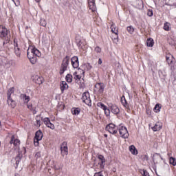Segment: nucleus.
Masks as SVG:
<instances>
[{
    "label": "nucleus",
    "mask_w": 176,
    "mask_h": 176,
    "mask_svg": "<svg viewBox=\"0 0 176 176\" xmlns=\"http://www.w3.org/2000/svg\"><path fill=\"white\" fill-rule=\"evenodd\" d=\"M0 38L5 41H10V31L3 25H0Z\"/></svg>",
    "instance_id": "nucleus-1"
},
{
    "label": "nucleus",
    "mask_w": 176,
    "mask_h": 176,
    "mask_svg": "<svg viewBox=\"0 0 176 176\" xmlns=\"http://www.w3.org/2000/svg\"><path fill=\"white\" fill-rule=\"evenodd\" d=\"M68 65H69V56H66L62 61V64L60 69V75H63V74H64V72L67 71Z\"/></svg>",
    "instance_id": "nucleus-2"
},
{
    "label": "nucleus",
    "mask_w": 176,
    "mask_h": 176,
    "mask_svg": "<svg viewBox=\"0 0 176 176\" xmlns=\"http://www.w3.org/2000/svg\"><path fill=\"white\" fill-rule=\"evenodd\" d=\"M166 60L168 65L170 67L171 71L174 69V65H175V58L171 54H166Z\"/></svg>",
    "instance_id": "nucleus-3"
},
{
    "label": "nucleus",
    "mask_w": 176,
    "mask_h": 176,
    "mask_svg": "<svg viewBox=\"0 0 176 176\" xmlns=\"http://www.w3.org/2000/svg\"><path fill=\"white\" fill-rule=\"evenodd\" d=\"M82 102L88 105V107H91V99H90V94L89 92H84L82 96Z\"/></svg>",
    "instance_id": "nucleus-4"
},
{
    "label": "nucleus",
    "mask_w": 176,
    "mask_h": 176,
    "mask_svg": "<svg viewBox=\"0 0 176 176\" xmlns=\"http://www.w3.org/2000/svg\"><path fill=\"white\" fill-rule=\"evenodd\" d=\"M28 50H29L30 54L34 57H41V56H42L39 50L36 49L35 47L29 46Z\"/></svg>",
    "instance_id": "nucleus-5"
},
{
    "label": "nucleus",
    "mask_w": 176,
    "mask_h": 176,
    "mask_svg": "<svg viewBox=\"0 0 176 176\" xmlns=\"http://www.w3.org/2000/svg\"><path fill=\"white\" fill-rule=\"evenodd\" d=\"M43 138V133H42V131L38 130L35 133L34 137V145L35 146H38L39 145V141H41Z\"/></svg>",
    "instance_id": "nucleus-6"
},
{
    "label": "nucleus",
    "mask_w": 176,
    "mask_h": 176,
    "mask_svg": "<svg viewBox=\"0 0 176 176\" xmlns=\"http://www.w3.org/2000/svg\"><path fill=\"white\" fill-rule=\"evenodd\" d=\"M118 131L122 138H129V131H127V128L122 126L119 127Z\"/></svg>",
    "instance_id": "nucleus-7"
},
{
    "label": "nucleus",
    "mask_w": 176,
    "mask_h": 176,
    "mask_svg": "<svg viewBox=\"0 0 176 176\" xmlns=\"http://www.w3.org/2000/svg\"><path fill=\"white\" fill-rule=\"evenodd\" d=\"M82 75L85 76V71L83 69L78 68V72L74 73V79L76 80H80L82 79Z\"/></svg>",
    "instance_id": "nucleus-8"
},
{
    "label": "nucleus",
    "mask_w": 176,
    "mask_h": 176,
    "mask_svg": "<svg viewBox=\"0 0 176 176\" xmlns=\"http://www.w3.org/2000/svg\"><path fill=\"white\" fill-rule=\"evenodd\" d=\"M106 129L110 134H117L118 133V127L113 124H109L106 126Z\"/></svg>",
    "instance_id": "nucleus-9"
},
{
    "label": "nucleus",
    "mask_w": 176,
    "mask_h": 176,
    "mask_svg": "<svg viewBox=\"0 0 176 176\" xmlns=\"http://www.w3.org/2000/svg\"><path fill=\"white\" fill-rule=\"evenodd\" d=\"M60 152L62 156H66L68 155V146H67V142H63L60 144Z\"/></svg>",
    "instance_id": "nucleus-10"
},
{
    "label": "nucleus",
    "mask_w": 176,
    "mask_h": 176,
    "mask_svg": "<svg viewBox=\"0 0 176 176\" xmlns=\"http://www.w3.org/2000/svg\"><path fill=\"white\" fill-rule=\"evenodd\" d=\"M41 120L43 122L44 124L47 126V127H49L52 130H54V124H52L50 118H43V117H41Z\"/></svg>",
    "instance_id": "nucleus-11"
},
{
    "label": "nucleus",
    "mask_w": 176,
    "mask_h": 176,
    "mask_svg": "<svg viewBox=\"0 0 176 176\" xmlns=\"http://www.w3.org/2000/svg\"><path fill=\"white\" fill-rule=\"evenodd\" d=\"M162 160H163V157H162V155H160V154L154 153V155H153V161L154 164H159V163H160Z\"/></svg>",
    "instance_id": "nucleus-12"
},
{
    "label": "nucleus",
    "mask_w": 176,
    "mask_h": 176,
    "mask_svg": "<svg viewBox=\"0 0 176 176\" xmlns=\"http://www.w3.org/2000/svg\"><path fill=\"white\" fill-rule=\"evenodd\" d=\"M95 88L98 89V93L99 94H102V93H104V89H105V85L102 82H98L95 85Z\"/></svg>",
    "instance_id": "nucleus-13"
},
{
    "label": "nucleus",
    "mask_w": 176,
    "mask_h": 176,
    "mask_svg": "<svg viewBox=\"0 0 176 176\" xmlns=\"http://www.w3.org/2000/svg\"><path fill=\"white\" fill-rule=\"evenodd\" d=\"M71 63L73 68H78L79 67V58L78 56H73L71 58Z\"/></svg>",
    "instance_id": "nucleus-14"
},
{
    "label": "nucleus",
    "mask_w": 176,
    "mask_h": 176,
    "mask_svg": "<svg viewBox=\"0 0 176 176\" xmlns=\"http://www.w3.org/2000/svg\"><path fill=\"white\" fill-rule=\"evenodd\" d=\"M10 144H13V145L14 146H19V145H20V140L16 138V135H13L11 137V140L10 141Z\"/></svg>",
    "instance_id": "nucleus-15"
},
{
    "label": "nucleus",
    "mask_w": 176,
    "mask_h": 176,
    "mask_svg": "<svg viewBox=\"0 0 176 176\" xmlns=\"http://www.w3.org/2000/svg\"><path fill=\"white\" fill-rule=\"evenodd\" d=\"M27 56L32 64H35L36 63L38 58L36 56L32 55L29 50H27Z\"/></svg>",
    "instance_id": "nucleus-16"
},
{
    "label": "nucleus",
    "mask_w": 176,
    "mask_h": 176,
    "mask_svg": "<svg viewBox=\"0 0 176 176\" xmlns=\"http://www.w3.org/2000/svg\"><path fill=\"white\" fill-rule=\"evenodd\" d=\"M88 5L90 10L92 12H96L97 10V7L96 6V1L94 0H89Z\"/></svg>",
    "instance_id": "nucleus-17"
},
{
    "label": "nucleus",
    "mask_w": 176,
    "mask_h": 176,
    "mask_svg": "<svg viewBox=\"0 0 176 176\" xmlns=\"http://www.w3.org/2000/svg\"><path fill=\"white\" fill-rule=\"evenodd\" d=\"M158 75L162 80V82H165L166 79H167V73L164 70H160L158 72Z\"/></svg>",
    "instance_id": "nucleus-18"
},
{
    "label": "nucleus",
    "mask_w": 176,
    "mask_h": 176,
    "mask_svg": "<svg viewBox=\"0 0 176 176\" xmlns=\"http://www.w3.org/2000/svg\"><path fill=\"white\" fill-rule=\"evenodd\" d=\"M98 159L100 160V162L98 163L100 165V168H104L105 167V157H103L102 155H98Z\"/></svg>",
    "instance_id": "nucleus-19"
},
{
    "label": "nucleus",
    "mask_w": 176,
    "mask_h": 176,
    "mask_svg": "<svg viewBox=\"0 0 176 176\" xmlns=\"http://www.w3.org/2000/svg\"><path fill=\"white\" fill-rule=\"evenodd\" d=\"M60 87L62 93H64L65 90H68V84L65 81H62L60 83Z\"/></svg>",
    "instance_id": "nucleus-20"
},
{
    "label": "nucleus",
    "mask_w": 176,
    "mask_h": 176,
    "mask_svg": "<svg viewBox=\"0 0 176 176\" xmlns=\"http://www.w3.org/2000/svg\"><path fill=\"white\" fill-rule=\"evenodd\" d=\"M111 111L112 113H113L114 115H118L119 113V112H120L119 107H118V106H116V104H112L111 106Z\"/></svg>",
    "instance_id": "nucleus-21"
},
{
    "label": "nucleus",
    "mask_w": 176,
    "mask_h": 176,
    "mask_svg": "<svg viewBox=\"0 0 176 176\" xmlns=\"http://www.w3.org/2000/svg\"><path fill=\"white\" fill-rule=\"evenodd\" d=\"M162 127H163V125L162 124V123L158 122H156L155 126H153L151 129L154 131H159L162 130Z\"/></svg>",
    "instance_id": "nucleus-22"
},
{
    "label": "nucleus",
    "mask_w": 176,
    "mask_h": 176,
    "mask_svg": "<svg viewBox=\"0 0 176 176\" xmlns=\"http://www.w3.org/2000/svg\"><path fill=\"white\" fill-rule=\"evenodd\" d=\"M34 81L35 83H36V85H42V83H43V78L39 76H35Z\"/></svg>",
    "instance_id": "nucleus-23"
},
{
    "label": "nucleus",
    "mask_w": 176,
    "mask_h": 176,
    "mask_svg": "<svg viewBox=\"0 0 176 176\" xmlns=\"http://www.w3.org/2000/svg\"><path fill=\"white\" fill-rule=\"evenodd\" d=\"M121 104H122L123 107H124V108H126V109H129V108H130L124 96H122L121 98Z\"/></svg>",
    "instance_id": "nucleus-24"
},
{
    "label": "nucleus",
    "mask_w": 176,
    "mask_h": 176,
    "mask_svg": "<svg viewBox=\"0 0 176 176\" xmlns=\"http://www.w3.org/2000/svg\"><path fill=\"white\" fill-rule=\"evenodd\" d=\"M21 98H22L24 104H28V102H30V96H27L25 94H21Z\"/></svg>",
    "instance_id": "nucleus-25"
},
{
    "label": "nucleus",
    "mask_w": 176,
    "mask_h": 176,
    "mask_svg": "<svg viewBox=\"0 0 176 176\" xmlns=\"http://www.w3.org/2000/svg\"><path fill=\"white\" fill-rule=\"evenodd\" d=\"M7 102L11 108H15L16 107V102L12 99V98H8Z\"/></svg>",
    "instance_id": "nucleus-26"
},
{
    "label": "nucleus",
    "mask_w": 176,
    "mask_h": 176,
    "mask_svg": "<svg viewBox=\"0 0 176 176\" xmlns=\"http://www.w3.org/2000/svg\"><path fill=\"white\" fill-rule=\"evenodd\" d=\"M129 151L132 153V155H138V151L135 148L134 145H131L129 146Z\"/></svg>",
    "instance_id": "nucleus-27"
},
{
    "label": "nucleus",
    "mask_w": 176,
    "mask_h": 176,
    "mask_svg": "<svg viewBox=\"0 0 176 176\" xmlns=\"http://www.w3.org/2000/svg\"><path fill=\"white\" fill-rule=\"evenodd\" d=\"M76 45L78 48L83 49V46H85V43H83V41H82L80 39L76 38Z\"/></svg>",
    "instance_id": "nucleus-28"
},
{
    "label": "nucleus",
    "mask_w": 176,
    "mask_h": 176,
    "mask_svg": "<svg viewBox=\"0 0 176 176\" xmlns=\"http://www.w3.org/2000/svg\"><path fill=\"white\" fill-rule=\"evenodd\" d=\"M72 115H79L80 113V108H76V107H73L72 109Z\"/></svg>",
    "instance_id": "nucleus-29"
},
{
    "label": "nucleus",
    "mask_w": 176,
    "mask_h": 176,
    "mask_svg": "<svg viewBox=\"0 0 176 176\" xmlns=\"http://www.w3.org/2000/svg\"><path fill=\"white\" fill-rule=\"evenodd\" d=\"M82 68L84 69L83 71L85 72V71H90L92 67L90 65V63H85L82 65Z\"/></svg>",
    "instance_id": "nucleus-30"
},
{
    "label": "nucleus",
    "mask_w": 176,
    "mask_h": 176,
    "mask_svg": "<svg viewBox=\"0 0 176 176\" xmlns=\"http://www.w3.org/2000/svg\"><path fill=\"white\" fill-rule=\"evenodd\" d=\"M155 44V42L153 41V38H148L146 41V45L148 47H153V45Z\"/></svg>",
    "instance_id": "nucleus-31"
},
{
    "label": "nucleus",
    "mask_w": 176,
    "mask_h": 176,
    "mask_svg": "<svg viewBox=\"0 0 176 176\" xmlns=\"http://www.w3.org/2000/svg\"><path fill=\"white\" fill-rule=\"evenodd\" d=\"M14 93V87L10 88L7 92L8 98H11V96Z\"/></svg>",
    "instance_id": "nucleus-32"
},
{
    "label": "nucleus",
    "mask_w": 176,
    "mask_h": 176,
    "mask_svg": "<svg viewBox=\"0 0 176 176\" xmlns=\"http://www.w3.org/2000/svg\"><path fill=\"white\" fill-rule=\"evenodd\" d=\"M111 32L115 34V35H118V29H116V25H115V24H112L111 26Z\"/></svg>",
    "instance_id": "nucleus-33"
},
{
    "label": "nucleus",
    "mask_w": 176,
    "mask_h": 176,
    "mask_svg": "<svg viewBox=\"0 0 176 176\" xmlns=\"http://www.w3.org/2000/svg\"><path fill=\"white\" fill-rule=\"evenodd\" d=\"M66 81L68 83H71L72 82V75L71 74H67L66 77H65Z\"/></svg>",
    "instance_id": "nucleus-34"
},
{
    "label": "nucleus",
    "mask_w": 176,
    "mask_h": 176,
    "mask_svg": "<svg viewBox=\"0 0 176 176\" xmlns=\"http://www.w3.org/2000/svg\"><path fill=\"white\" fill-rule=\"evenodd\" d=\"M169 163L170 164H172V166H176V159L170 157L169 159Z\"/></svg>",
    "instance_id": "nucleus-35"
},
{
    "label": "nucleus",
    "mask_w": 176,
    "mask_h": 176,
    "mask_svg": "<svg viewBox=\"0 0 176 176\" xmlns=\"http://www.w3.org/2000/svg\"><path fill=\"white\" fill-rule=\"evenodd\" d=\"M14 53L16 57H20V56H21V51L20 50V48H14Z\"/></svg>",
    "instance_id": "nucleus-36"
},
{
    "label": "nucleus",
    "mask_w": 176,
    "mask_h": 176,
    "mask_svg": "<svg viewBox=\"0 0 176 176\" xmlns=\"http://www.w3.org/2000/svg\"><path fill=\"white\" fill-rule=\"evenodd\" d=\"M160 109H162V106L160 104H157L154 107V111L156 113L159 112Z\"/></svg>",
    "instance_id": "nucleus-37"
},
{
    "label": "nucleus",
    "mask_w": 176,
    "mask_h": 176,
    "mask_svg": "<svg viewBox=\"0 0 176 176\" xmlns=\"http://www.w3.org/2000/svg\"><path fill=\"white\" fill-rule=\"evenodd\" d=\"M15 160H16V168H17L19 164H20V162L21 161V157H20V155H18L15 157Z\"/></svg>",
    "instance_id": "nucleus-38"
},
{
    "label": "nucleus",
    "mask_w": 176,
    "mask_h": 176,
    "mask_svg": "<svg viewBox=\"0 0 176 176\" xmlns=\"http://www.w3.org/2000/svg\"><path fill=\"white\" fill-rule=\"evenodd\" d=\"M164 30L165 31H170V23L168 22L164 23Z\"/></svg>",
    "instance_id": "nucleus-39"
},
{
    "label": "nucleus",
    "mask_w": 176,
    "mask_h": 176,
    "mask_svg": "<svg viewBox=\"0 0 176 176\" xmlns=\"http://www.w3.org/2000/svg\"><path fill=\"white\" fill-rule=\"evenodd\" d=\"M126 31L129 33V34H133L134 32V28L133 26H128L126 28Z\"/></svg>",
    "instance_id": "nucleus-40"
},
{
    "label": "nucleus",
    "mask_w": 176,
    "mask_h": 176,
    "mask_svg": "<svg viewBox=\"0 0 176 176\" xmlns=\"http://www.w3.org/2000/svg\"><path fill=\"white\" fill-rule=\"evenodd\" d=\"M47 23H46V20L41 19H40V25L42 27H46Z\"/></svg>",
    "instance_id": "nucleus-41"
},
{
    "label": "nucleus",
    "mask_w": 176,
    "mask_h": 176,
    "mask_svg": "<svg viewBox=\"0 0 176 176\" xmlns=\"http://www.w3.org/2000/svg\"><path fill=\"white\" fill-rule=\"evenodd\" d=\"M36 124L38 127H41V116H36Z\"/></svg>",
    "instance_id": "nucleus-42"
},
{
    "label": "nucleus",
    "mask_w": 176,
    "mask_h": 176,
    "mask_svg": "<svg viewBox=\"0 0 176 176\" xmlns=\"http://www.w3.org/2000/svg\"><path fill=\"white\" fill-rule=\"evenodd\" d=\"M98 107H101V109H103V111L107 109V106H105V104H104L102 102H98Z\"/></svg>",
    "instance_id": "nucleus-43"
},
{
    "label": "nucleus",
    "mask_w": 176,
    "mask_h": 176,
    "mask_svg": "<svg viewBox=\"0 0 176 176\" xmlns=\"http://www.w3.org/2000/svg\"><path fill=\"white\" fill-rule=\"evenodd\" d=\"M103 111H104V115H106V116H109V115H111V110H109V109L107 107Z\"/></svg>",
    "instance_id": "nucleus-44"
},
{
    "label": "nucleus",
    "mask_w": 176,
    "mask_h": 176,
    "mask_svg": "<svg viewBox=\"0 0 176 176\" xmlns=\"http://www.w3.org/2000/svg\"><path fill=\"white\" fill-rule=\"evenodd\" d=\"M14 49H20L19 47V43H17V39L14 40Z\"/></svg>",
    "instance_id": "nucleus-45"
},
{
    "label": "nucleus",
    "mask_w": 176,
    "mask_h": 176,
    "mask_svg": "<svg viewBox=\"0 0 176 176\" xmlns=\"http://www.w3.org/2000/svg\"><path fill=\"white\" fill-rule=\"evenodd\" d=\"M147 16L152 17L153 16V11L152 10H148Z\"/></svg>",
    "instance_id": "nucleus-46"
},
{
    "label": "nucleus",
    "mask_w": 176,
    "mask_h": 176,
    "mask_svg": "<svg viewBox=\"0 0 176 176\" xmlns=\"http://www.w3.org/2000/svg\"><path fill=\"white\" fill-rule=\"evenodd\" d=\"M142 159L144 162H148L149 160V156L148 155H144Z\"/></svg>",
    "instance_id": "nucleus-47"
},
{
    "label": "nucleus",
    "mask_w": 176,
    "mask_h": 176,
    "mask_svg": "<svg viewBox=\"0 0 176 176\" xmlns=\"http://www.w3.org/2000/svg\"><path fill=\"white\" fill-rule=\"evenodd\" d=\"M95 52L96 53H100L101 52V47H100L99 46H97L95 47Z\"/></svg>",
    "instance_id": "nucleus-48"
},
{
    "label": "nucleus",
    "mask_w": 176,
    "mask_h": 176,
    "mask_svg": "<svg viewBox=\"0 0 176 176\" xmlns=\"http://www.w3.org/2000/svg\"><path fill=\"white\" fill-rule=\"evenodd\" d=\"M94 176H104V175H102V172H98V173H96L94 174Z\"/></svg>",
    "instance_id": "nucleus-49"
},
{
    "label": "nucleus",
    "mask_w": 176,
    "mask_h": 176,
    "mask_svg": "<svg viewBox=\"0 0 176 176\" xmlns=\"http://www.w3.org/2000/svg\"><path fill=\"white\" fill-rule=\"evenodd\" d=\"M113 41L116 42H118L119 36L118 34H116V36L113 38Z\"/></svg>",
    "instance_id": "nucleus-50"
},
{
    "label": "nucleus",
    "mask_w": 176,
    "mask_h": 176,
    "mask_svg": "<svg viewBox=\"0 0 176 176\" xmlns=\"http://www.w3.org/2000/svg\"><path fill=\"white\" fill-rule=\"evenodd\" d=\"M28 109H30V111H32V109H34L35 107H32V104L30 103L29 104H28Z\"/></svg>",
    "instance_id": "nucleus-51"
},
{
    "label": "nucleus",
    "mask_w": 176,
    "mask_h": 176,
    "mask_svg": "<svg viewBox=\"0 0 176 176\" xmlns=\"http://www.w3.org/2000/svg\"><path fill=\"white\" fill-rule=\"evenodd\" d=\"M41 152H37L35 155V157L36 159H39V157H41Z\"/></svg>",
    "instance_id": "nucleus-52"
},
{
    "label": "nucleus",
    "mask_w": 176,
    "mask_h": 176,
    "mask_svg": "<svg viewBox=\"0 0 176 176\" xmlns=\"http://www.w3.org/2000/svg\"><path fill=\"white\" fill-rule=\"evenodd\" d=\"M142 176H150L149 173H148L146 170H143Z\"/></svg>",
    "instance_id": "nucleus-53"
},
{
    "label": "nucleus",
    "mask_w": 176,
    "mask_h": 176,
    "mask_svg": "<svg viewBox=\"0 0 176 176\" xmlns=\"http://www.w3.org/2000/svg\"><path fill=\"white\" fill-rule=\"evenodd\" d=\"M32 111L33 115L36 114V107H34L33 109L31 110Z\"/></svg>",
    "instance_id": "nucleus-54"
},
{
    "label": "nucleus",
    "mask_w": 176,
    "mask_h": 176,
    "mask_svg": "<svg viewBox=\"0 0 176 176\" xmlns=\"http://www.w3.org/2000/svg\"><path fill=\"white\" fill-rule=\"evenodd\" d=\"M98 63L99 65H101V64H102V60H101V58H99Z\"/></svg>",
    "instance_id": "nucleus-55"
},
{
    "label": "nucleus",
    "mask_w": 176,
    "mask_h": 176,
    "mask_svg": "<svg viewBox=\"0 0 176 176\" xmlns=\"http://www.w3.org/2000/svg\"><path fill=\"white\" fill-rule=\"evenodd\" d=\"M170 45H172V46H174V45H175V42L174 41H172V43H170Z\"/></svg>",
    "instance_id": "nucleus-56"
},
{
    "label": "nucleus",
    "mask_w": 176,
    "mask_h": 176,
    "mask_svg": "<svg viewBox=\"0 0 176 176\" xmlns=\"http://www.w3.org/2000/svg\"><path fill=\"white\" fill-rule=\"evenodd\" d=\"M36 2H40L41 0H35Z\"/></svg>",
    "instance_id": "nucleus-57"
},
{
    "label": "nucleus",
    "mask_w": 176,
    "mask_h": 176,
    "mask_svg": "<svg viewBox=\"0 0 176 176\" xmlns=\"http://www.w3.org/2000/svg\"><path fill=\"white\" fill-rule=\"evenodd\" d=\"M14 3L16 5V6H19V5L16 4V2H15V1H14Z\"/></svg>",
    "instance_id": "nucleus-58"
},
{
    "label": "nucleus",
    "mask_w": 176,
    "mask_h": 176,
    "mask_svg": "<svg viewBox=\"0 0 176 176\" xmlns=\"http://www.w3.org/2000/svg\"><path fill=\"white\" fill-rule=\"evenodd\" d=\"M23 149H24V151H24V153H25V148H23Z\"/></svg>",
    "instance_id": "nucleus-59"
},
{
    "label": "nucleus",
    "mask_w": 176,
    "mask_h": 176,
    "mask_svg": "<svg viewBox=\"0 0 176 176\" xmlns=\"http://www.w3.org/2000/svg\"><path fill=\"white\" fill-rule=\"evenodd\" d=\"M164 163H165V164H166V160H164Z\"/></svg>",
    "instance_id": "nucleus-60"
},
{
    "label": "nucleus",
    "mask_w": 176,
    "mask_h": 176,
    "mask_svg": "<svg viewBox=\"0 0 176 176\" xmlns=\"http://www.w3.org/2000/svg\"><path fill=\"white\" fill-rule=\"evenodd\" d=\"M56 170H58V168H56Z\"/></svg>",
    "instance_id": "nucleus-61"
},
{
    "label": "nucleus",
    "mask_w": 176,
    "mask_h": 176,
    "mask_svg": "<svg viewBox=\"0 0 176 176\" xmlns=\"http://www.w3.org/2000/svg\"><path fill=\"white\" fill-rule=\"evenodd\" d=\"M12 1H14V0H12Z\"/></svg>",
    "instance_id": "nucleus-62"
},
{
    "label": "nucleus",
    "mask_w": 176,
    "mask_h": 176,
    "mask_svg": "<svg viewBox=\"0 0 176 176\" xmlns=\"http://www.w3.org/2000/svg\"><path fill=\"white\" fill-rule=\"evenodd\" d=\"M3 45H5V42H3Z\"/></svg>",
    "instance_id": "nucleus-63"
},
{
    "label": "nucleus",
    "mask_w": 176,
    "mask_h": 176,
    "mask_svg": "<svg viewBox=\"0 0 176 176\" xmlns=\"http://www.w3.org/2000/svg\"><path fill=\"white\" fill-rule=\"evenodd\" d=\"M164 1H167V0H164Z\"/></svg>",
    "instance_id": "nucleus-64"
}]
</instances>
